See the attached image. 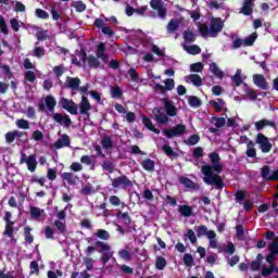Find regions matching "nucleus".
<instances>
[{
	"mask_svg": "<svg viewBox=\"0 0 278 278\" xmlns=\"http://www.w3.org/2000/svg\"><path fill=\"white\" fill-rule=\"evenodd\" d=\"M25 240L28 242V244H31L34 242V236H31V228L26 227L25 228Z\"/></svg>",
	"mask_w": 278,
	"mask_h": 278,
	"instance_id": "60",
	"label": "nucleus"
},
{
	"mask_svg": "<svg viewBox=\"0 0 278 278\" xmlns=\"http://www.w3.org/2000/svg\"><path fill=\"white\" fill-rule=\"evenodd\" d=\"M242 79V70H237L236 75L231 77V80L233 81L235 85L241 86Z\"/></svg>",
	"mask_w": 278,
	"mask_h": 278,
	"instance_id": "39",
	"label": "nucleus"
},
{
	"mask_svg": "<svg viewBox=\"0 0 278 278\" xmlns=\"http://www.w3.org/2000/svg\"><path fill=\"white\" fill-rule=\"evenodd\" d=\"M33 140H36V142H40V140H45V134L40 130H35L33 132Z\"/></svg>",
	"mask_w": 278,
	"mask_h": 278,
	"instance_id": "62",
	"label": "nucleus"
},
{
	"mask_svg": "<svg viewBox=\"0 0 278 278\" xmlns=\"http://www.w3.org/2000/svg\"><path fill=\"white\" fill-rule=\"evenodd\" d=\"M188 103L191 105V108H199V105H201V100H199L197 97H189Z\"/></svg>",
	"mask_w": 278,
	"mask_h": 278,
	"instance_id": "55",
	"label": "nucleus"
},
{
	"mask_svg": "<svg viewBox=\"0 0 278 278\" xmlns=\"http://www.w3.org/2000/svg\"><path fill=\"white\" fill-rule=\"evenodd\" d=\"M73 8H75L76 12H85L86 3L81 1H76L73 3Z\"/></svg>",
	"mask_w": 278,
	"mask_h": 278,
	"instance_id": "56",
	"label": "nucleus"
},
{
	"mask_svg": "<svg viewBox=\"0 0 278 278\" xmlns=\"http://www.w3.org/2000/svg\"><path fill=\"white\" fill-rule=\"evenodd\" d=\"M86 62V52L84 51H76L75 56L72 58V64L76 66H81Z\"/></svg>",
	"mask_w": 278,
	"mask_h": 278,
	"instance_id": "17",
	"label": "nucleus"
},
{
	"mask_svg": "<svg viewBox=\"0 0 278 278\" xmlns=\"http://www.w3.org/2000/svg\"><path fill=\"white\" fill-rule=\"evenodd\" d=\"M184 264L186 265V266H192V264H194V258L192 257V255H190V254H185L184 255Z\"/></svg>",
	"mask_w": 278,
	"mask_h": 278,
	"instance_id": "64",
	"label": "nucleus"
},
{
	"mask_svg": "<svg viewBox=\"0 0 278 278\" xmlns=\"http://www.w3.org/2000/svg\"><path fill=\"white\" fill-rule=\"evenodd\" d=\"M111 96L113 97V99H121V97H123V91L121 90V87H111Z\"/></svg>",
	"mask_w": 278,
	"mask_h": 278,
	"instance_id": "41",
	"label": "nucleus"
},
{
	"mask_svg": "<svg viewBox=\"0 0 278 278\" xmlns=\"http://www.w3.org/2000/svg\"><path fill=\"white\" fill-rule=\"evenodd\" d=\"M0 31L1 34L8 35V24L5 23V18L0 15Z\"/></svg>",
	"mask_w": 278,
	"mask_h": 278,
	"instance_id": "53",
	"label": "nucleus"
},
{
	"mask_svg": "<svg viewBox=\"0 0 278 278\" xmlns=\"http://www.w3.org/2000/svg\"><path fill=\"white\" fill-rule=\"evenodd\" d=\"M242 12L249 16L253 12V0H245L243 7H242Z\"/></svg>",
	"mask_w": 278,
	"mask_h": 278,
	"instance_id": "34",
	"label": "nucleus"
},
{
	"mask_svg": "<svg viewBox=\"0 0 278 278\" xmlns=\"http://www.w3.org/2000/svg\"><path fill=\"white\" fill-rule=\"evenodd\" d=\"M71 139L67 135H63L54 144L55 149H62V147H68Z\"/></svg>",
	"mask_w": 278,
	"mask_h": 278,
	"instance_id": "23",
	"label": "nucleus"
},
{
	"mask_svg": "<svg viewBox=\"0 0 278 278\" xmlns=\"http://www.w3.org/2000/svg\"><path fill=\"white\" fill-rule=\"evenodd\" d=\"M186 238L190 240L191 244H197V235L194 233V230L188 229L186 233Z\"/></svg>",
	"mask_w": 278,
	"mask_h": 278,
	"instance_id": "48",
	"label": "nucleus"
},
{
	"mask_svg": "<svg viewBox=\"0 0 278 278\" xmlns=\"http://www.w3.org/2000/svg\"><path fill=\"white\" fill-rule=\"evenodd\" d=\"M165 112L167 116H176L177 115V106H175V103L170 101L169 99L163 100Z\"/></svg>",
	"mask_w": 278,
	"mask_h": 278,
	"instance_id": "13",
	"label": "nucleus"
},
{
	"mask_svg": "<svg viewBox=\"0 0 278 278\" xmlns=\"http://www.w3.org/2000/svg\"><path fill=\"white\" fill-rule=\"evenodd\" d=\"M62 179H64L65 181H67V184H70V186H75V184H77V177H75L72 173H63L61 174Z\"/></svg>",
	"mask_w": 278,
	"mask_h": 278,
	"instance_id": "29",
	"label": "nucleus"
},
{
	"mask_svg": "<svg viewBox=\"0 0 278 278\" xmlns=\"http://www.w3.org/2000/svg\"><path fill=\"white\" fill-rule=\"evenodd\" d=\"M213 165H204L201 168L203 175V181L207 186H215L217 190H220L223 186V178H220V173L223 172V165H220V156L216 153H211L208 155Z\"/></svg>",
	"mask_w": 278,
	"mask_h": 278,
	"instance_id": "1",
	"label": "nucleus"
},
{
	"mask_svg": "<svg viewBox=\"0 0 278 278\" xmlns=\"http://www.w3.org/2000/svg\"><path fill=\"white\" fill-rule=\"evenodd\" d=\"M20 162L21 164H26L30 173H36V167L38 166V161H36V154H30L29 156H27V154L22 153Z\"/></svg>",
	"mask_w": 278,
	"mask_h": 278,
	"instance_id": "5",
	"label": "nucleus"
},
{
	"mask_svg": "<svg viewBox=\"0 0 278 278\" xmlns=\"http://www.w3.org/2000/svg\"><path fill=\"white\" fill-rule=\"evenodd\" d=\"M150 5L153 10H156L160 18L166 17V7H164L162 0H151Z\"/></svg>",
	"mask_w": 278,
	"mask_h": 278,
	"instance_id": "10",
	"label": "nucleus"
},
{
	"mask_svg": "<svg viewBox=\"0 0 278 278\" xmlns=\"http://www.w3.org/2000/svg\"><path fill=\"white\" fill-rule=\"evenodd\" d=\"M153 114H154L155 121L161 125H166V123H168V115H166L165 113H162L161 109H154Z\"/></svg>",
	"mask_w": 278,
	"mask_h": 278,
	"instance_id": "16",
	"label": "nucleus"
},
{
	"mask_svg": "<svg viewBox=\"0 0 278 278\" xmlns=\"http://www.w3.org/2000/svg\"><path fill=\"white\" fill-rule=\"evenodd\" d=\"M117 218L121 223H124V225H129L131 223V219L129 218V214L127 213H118Z\"/></svg>",
	"mask_w": 278,
	"mask_h": 278,
	"instance_id": "45",
	"label": "nucleus"
},
{
	"mask_svg": "<svg viewBox=\"0 0 278 278\" xmlns=\"http://www.w3.org/2000/svg\"><path fill=\"white\" fill-rule=\"evenodd\" d=\"M273 270H275V265H269V267H263L262 276L269 277V275L273 274Z\"/></svg>",
	"mask_w": 278,
	"mask_h": 278,
	"instance_id": "63",
	"label": "nucleus"
},
{
	"mask_svg": "<svg viewBox=\"0 0 278 278\" xmlns=\"http://www.w3.org/2000/svg\"><path fill=\"white\" fill-rule=\"evenodd\" d=\"M219 253H226L227 255H233L236 253V245L231 242H228L227 245L219 248Z\"/></svg>",
	"mask_w": 278,
	"mask_h": 278,
	"instance_id": "27",
	"label": "nucleus"
},
{
	"mask_svg": "<svg viewBox=\"0 0 278 278\" xmlns=\"http://www.w3.org/2000/svg\"><path fill=\"white\" fill-rule=\"evenodd\" d=\"M190 71L192 73H201L203 71V63L198 62L190 65Z\"/></svg>",
	"mask_w": 278,
	"mask_h": 278,
	"instance_id": "50",
	"label": "nucleus"
},
{
	"mask_svg": "<svg viewBox=\"0 0 278 278\" xmlns=\"http://www.w3.org/2000/svg\"><path fill=\"white\" fill-rule=\"evenodd\" d=\"M166 267V260L164 257L156 258V268L157 270H164Z\"/></svg>",
	"mask_w": 278,
	"mask_h": 278,
	"instance_id": "59",
	"label": "nucleus"
},
{
	"mask_svg": "<svg viewBox=\"0 0 278 278\" xmlns=\"http://www.w3.org/2000/svg\"><path fill=\"white\" fill-rule=\"evenodd\" d=\"M266 127H275V122L262 119L255 123V128L257 129V131H262V129H266Z\"/></svg>",
	"mask_w": 278,
	"mask_h": 278,
	"instance_id": "20",
	"label": "nucleus"
},
{
	"mask_svg": "<svg viewBox=\"0 0 278 278\" xmlns=\"http://www.w3.org/2000/svg\"><path fill=\"white\" fill-rule=\"evenodd\" d=\"M212 123L215 127H225V123H227V121L225 117H213Z\"/></svg>",
	"mask_w": 278,
	"mask_h": 278,
	"instance_id": "46",
	"label": "nucleus"
},
{
	"mask_svg": "<svg viewBox=\"0 0 278 278\" xmlns=\"http://www.w3.org/2000/svg\"><path fill=\"white\" fill-rule=\"evenodd\" d=\"M94 236H97V238H100V240H110V232L104 229L97 230Z\"/></svg>",
	"mask_w": 278,
	"mask_h": 278,
	"instance_id": "43",
	"label": "nucleus"
},
{
	"mask_svg": "<svg viewBox=\"0 0 278 278\" xmlns=\"http://www.w3.org/2000/svg\"><path fill=\"white\" fill-rule=\"evenodd\" d=\"M162 150L168 155V157H177V153L173 151V148H170V146H163Z\"/></svg>",
	"mask_w": 278,
	"mask_h": 278,
	"instance_id": "58",
	"label": "nucleus"
},
{
	"mask_svg": "<svg viewBox=\"0 0 278 278\" xmlns=\"http://www.w3.org/2000/svg\"><path fill=\"white\" fill-rule=\"evenodd\" d=\"M180 184H182V186H186V188H191V189L197 188V184H194V181L190 180V178L185 176L180 177Z\"/></svg>",
	"mask_w": 278,
	"mask_h": 278,
	"instance_id": "35",
	"label": "nucleus"
},
{
	"mask_svg": "<svg viewBox=\"0 0 278 278\" xmlns=\"http://www.w3.org/2000/svg\"><path fill=\"white\" fill-rule=\"evenodd\" d=\"M207 240H208V242H210V243H208V247H210L211 249H218V240L216 239V231L210 230Z\"/></svg>",
	"mask_w": 278,
	"mask_h": 278,
	"instance_id": "22",
	"label": "nucleus"
},
{
	"mask_svg": "<svg viewBox=\"0 0 278 278\" xmlns=\"http://www.w3.org/2000/svg\"><path fill=\"white\" fill-rule=\"evenodd\" d=\"M225 27V22H223L219 17H212L210 20V26L206 25H200V34L203 36V38H216L220 31H223V28Z\"/></svg>",
	"mask_w": 278,
	"mask_h": 278,
	"instance_id": "2",
	"label": "nucleus"
},
{
	"mask_svg": "<svg viewBox=\"0 0 278 278\" xmlns=\"http://www.w3.org/2000/svg\"><path fill=\"white\" fill-rule=\"evenodd\" d=\"M45 103H46V108H47L48 112L53 113L55 110V105H56L55 98H53L52 96H48V97H46Z\"/></svg>",
	"mask_w": 278,
	"mask_h": 278,
	"instance_id": "24",
	"label": "nucleus"
},
{
	"mask_svg": "<svg viewBox=\"0 0 278 278\" xmlns=\"http://www.w3.org/2000/svg\"><path fill=\"white\" fill-rule=\"evenodd\" d=\"M52 118L55 121V123H59V125H63L64 127H71L73 123L68 115H62L60 113L52 114Z\"/></svg>",
	"mask_w": 278,
	"mask_h": 278,
	"instance_id": "11",
	"label": "nucleus"
},
{
	"mask_svg": "<svg viewBox=\"0 0 278 278\" xmlns=\"http://www.w3.org/2000/svg\"><path fill=\"white\" fill-rule=\"evenodd\" d=\"M16 136H18V131H12V132H8L5 135V141L10 143L14 142V140L16 139Z\"/></svg>",
	"mask_w": 278,
	"mask_h": 278,
	"instance_id": "57",
	"label": "nucleus"
},
{
	"mask_svg": "<svg viewBox=\"0 0 278 278\" xmlns=\"http://www.w3.org/2000/svg\"><path fill=\"white\" fill-rule=\"evenodd\" d=\"M46 217L47 213H45V210L36 206H30V218H34L35 220H45Z\"/></svg>",
	"mask_w": 278,
	"mask_h": 278,
	"instance_id": "12",
	"label": "nucleus"
},
{
	"mask_svg": "<svg viewBox=\"0 0 278 278\" xmlns=\"http://www.w3.org/2000/svg\"><path fill=\"white\" fill-rule=\"evenodd\" d=\"M261 175H262L263 179H266L267 181H270V178L273 177V172H270V167L265 165L262 168Z\"/></svg>",
	"mask_w": 278,
	"mask_h": 278,
	"instance_id": "38",
	"label": "nucleus"
},
{
	"mask_svg": "<svg viewBox=\"0 0 278 278\" xmlns=\"http://www.w3.org/2000/svg\"><path fill=\"white\" fill-rule=\"evenodd\" d=\"M255 40H257V33H253L252 35L243 39L244 47H253Z\"/></svg>",
	"mask_w": 278,
	"mask_h": 278,
	"instance_id": "37",
	"label": "nucleus"
},
{
	"mask_svg": "<svg viewBox=\"0 0 278 278\" xmlns=\"http://www.w3.org/2000/svg\"><path fill=\"white\" fill-rule=\"evenodd\" d=\"M15 125L18 129H29V122L27 119H17Z\"/></svg>",
	"mask_w": 278,
	"mask_h": 278,
	"instance_id": "47",
	"label": "nucleus"
},
{
	"mask_svg": "<svg viewBox=\"0 0 278 278\" xmlns=\"http://www.w3.org/2000/svg\"><path fill=\"white\" fill-rule=\"evenodd\" d=\"M178 212L181 216H185V218H190V216H192V207L189 205H180Z\"/></svg>",
	"mask_w": 278,
	"mask_h": 278,
	"instance_id": "30",
	"label": "nucleus"
},
{
	"mask_svg": "<svg viewBox=\"0 0 278 278\" xmlns=\"http://www.w3.org/2000/svg\"><path fill=\"white\" fill-rule=\"evenodd\" d=\"M247 155L248 157H255V155H257V152L255 151V143H253V141L248 143Z\"/></svg>",
	"mask_w": 278,
	"mask_h": 278,
	"instance_id": "40",
	"label": "nucleus"
},
{
	"mask_svg": "<svg viewBox=\"0 0 278 278\" xmlns=\"http://www.w3.org/2000/svg\"><path fill=\"white\" fill-rule=\"evenodd\" d=\"M164 85L160 84L155 85V90H160V92H166V90H173L175 88V80L173 78H167L164 80Z\"/></svg>",
	"mask_w": 278,
	"mask_h": 278,
	"instance_id": "15",
	"label": "nucleus"
},
{
	"mask_svg": "<svg viewBox=\"0 0 278 278\" xmlns=\"http://www.w3.org/2000/svg\"><path fill=\"white\" fill-rule=\"evenodd\" d=\"M66 84L68 88H72V90H77V88H79V84H81V80H79V78L67 77Z\"/></svg>",
	"mask_w": 278,
	"mask_h": 278,
	"instance_id": "28",
	"label": "nucleus"
},
{
	"mask_svg": "<svg viewBox=\"0 0 278 278\" xmlns=\"http://www.w3.org/2000/svg\"><path fill=\"white\" fill-rule=\"evenodd\" d=\"M79 110L80 114H84L85 116H90V110H92V105H90L88 98H86L85 96H83L81 98Z\"/></svg>",
	"mask_w": 278,
	"mask_h": 278,
	"instance_id": "14",
	"label": "nucleus"
},
{
	"mask_svg": "<svg viewBox=\"0 0 278 278\" xmlns=\"http://www.w3.org/2000/svg\"><path fill=\"white\" fill-rule=\"evenodd\" d=\"M210 71L211 73H213V75H215V77H217L218 79H223V77H225V73H223V71H220V68L218 67V65H216V63H212L210 65Z\"/></svg>",
	"mask_w": 278,
	"mask_h": 278,
	"instance_id": "26",
	"label": "nucleus"
},
{
	"mask_svg": "<svg viewBox=\"0 0 278 278\" xmlns=\"http://www.w3.org/2000/svg\"><path fill=\"white\" fill-rule=\"evenodd\" d=\"M266 239L271 240V243L268 245L269 255L266 256V262L269 266H273V262L276 260L275 255H278V238L275 237V232L267 231Z\"/></svg>",
	"mask_w": 278,
	"mask_h": 278,
	"instance_id": "3",
	"label": "nucleus"
},
{
	"mask_svg": "<svg viewBox=\"0 0 278 278\" xmlns=\"http://www.w3.org/2000/svg\"><path fill=\"white\" fill-rule=\"evenodd\" d=\"M113 188H129L134 186L127 176H121L112 180Z\"/></svg>",
	"mask_w": 278,
	"mask_h": 278,
	"instance_id": "9",
	"label": "nucleus"
},
{
	"mask_svg": "<svg viewBox=\"0 0 278 278\" xmlns=\"http://www.w3.org/2000/svg\"><path fill=\"white\" fill-rule=\"evenodd\" d=\"M61 105L63 110H66L70 114H77L79 106L73 100H68L66 98H61Z\"/></svg>",
	"mask_w": 278,
	"mask_h": 278,
	"instance_id": "7",
	"label": "nucleus"
},
{
	"mask_svg": "<svg viewBox=\"0 0 278 278\" xmlns=\"http://www.w3.org/2000/svg\"><path fill=\"white\" fill-rule=\"evenodd\" d=\"M142 123L147 127V129H149L150 131H153L154 134H160V129H157V128H155V126H153V123L151 122V119H149V117L143 116Z\"/></svg>",
	"mask_w": 278,
	"mask_h": 278,
	"instance_id": "31",
	"label": "nucleus"
},
{
	"mask_svg": "<svg viewBox=\"0 0 278 278\" xmlns=\"http://www.w3.org/2000/svg\"><path fill=\"white\" fill-rule=\"evenodd\" d=\"M110 18L105 17V15H101L99 18H96L93 22L94 27L98 29H103L105 27V23H108Z\"/></svg>",
	"mask_w": 278,
	"mask_h": 278,
	"instance_id": "33",
	"label": "nucleus"
},
{
	"mask_svg": "<svg viewBox=\"0 0 278 278\" xmlns=\"http://www.w3.org/2000/svg\"><path fill=\"white\" fill-rule=\"evenodd\" d=\"M104 51H105V43L103 42L99 43L97 55L98 58H100V60H102V62L108 63V55H105Z\"/></svg>",
	"mask_w": 278,
	"mask_h": 278,
	"instance_id": "32",
	"label": "nucleus"
},
{
	"mask_svg": "<svg viewBox=\"0 0 278 278\" xmlns=\"http://www.w3.org/2000/svg\"><path fill=\"white\" fill-rule=\"evenodd\" d=\"M14 233V222H9L5 225L4 235L8 236V238H12Z\"/></svg>",
	"mask_w": 278,
	"mask_h": 278,
	"instance_id": "44",
	"label": "nucleus"
},
{
	"mask_svg": "<svg viewBox=\"0 0 278 278\" xmlns=\"http://www.w3.org/2000/svg\"><path fill=\"white\" fill-rule=\"evenodd\" d=\"M47 178L50 181H55V179L58 178V170L53 168H48Z\"/></svg>",
	"mask_w": 278,
	"mask_h": 278,
	"instance_id": "51",
	"label": "nucleus"
},
{
	"mask_svg": "<svg viewBox=\"0 0 278 278\" xmlns=\"http://www.w3.org/2000/svg\"><path fill=\"white\" fill-rule=\"evenodd\" d=\"M179 29V21L177 20H172L168 25H167V31L168 34H173Z\"/></svg>",
	"mask_w": 278,
	"mask_h": 278,
	"instance_id": "36",
	"label": "nucleus"
},
{
	"mask_svg": "<svg viewBox=\"0 0 278 278\" xmlns=\"http://www.w3.org/2000/svg\"><path fill=\"white\" fill-rule=\"evenodd\" d=\"M210 105L214 108L215 112H223L225 110V101L220 99L210 101Z\"/></svg>",
	"mask_w": 278,
	"mask_h": 278,
	"instance_id": "25",
	"label": "nucleus"
},
{
	"mask_svg": "<svg viewBox=\"0 0 278 278\" xmlns=\"http://www.w3.org/2000/svg\"><path fill=\"white\" fill-rule=\"evenodd\" d=\"M256 144H260L262 153H270V150L273 149V143L268 141V138L262 134L257 135Z\"/></svg>",
	"mask_w": 278,
	"mask_h": 278,
	"instance_id": "6",
	"label": "nucleus"
},
{
	"mask_svg": "<svg viewBox=\"0 0 278 278\" xmlns=\"http://www.w3.org/2000/svg\"><path fill=\"white\" fill-rule=\"evenodd\" d=\"M182 49L190 55H199L201 53V48L197 45H182Z\"/></svg>",
	"mask_w": 278,
	"mask_h": 278,
	"instance_id": "19",
	"label": "nucleus"
},
{
	"mask_svg": "<svg viewBox=\"0 0 278 278\" xmlns=\"http://www.w3.org/2000/svg\"><path fill=\"white\" fill-rule=\"evenodd\" d=\"M208 233H210V230H207V227L203 225L197 228V235L199 236V238H201V236H206V238H208Z\"/></svg>",
	"mask_w": 278,
	"mask_h": 278,
	"instance_id": "49",
	"label": "nucleus"
},
{
	"mask_svg": "<svg viewBox=\"0 0 278 278\" xmlns=\"http://www.w3.org/2000/svg\"><path fill=\"white\" fill-rule=\"evenodd\" d=\"M253 81L257 88H262L263 90H266L268 88V84L266 83V78H264V75L255 74L253 76Z\"/></svg>",
	"mask_w": 278,
	"mask_h": 278,
	"instance_id": "18",
	"label": "nucleus"
},
{
	"mask_svg": "<svg viewBox=\"0 0 278 278\" xmlns=\"http://www.w3.org/2000/svg\"><path fill=\"white\" fill-rule=\"evenodd\" d=\"M163 134L166 138H179V136H184V134H186V125L177 124L172 128L164 129Z\"/></svg>",
	"mask_w": 278,
	"mask_h": 278,
	"instance_id": "4",
	"label": "nucleus"
},
{
	"mask_svg": "<svg viewBox=\"0 0 278 278\" xmlns=\"http://www.w3.org/2000/svg\"><path fill=\"white\" fill-rule=\"evenodd\" d=\"M187 84H193V86H201L203 80H201V76L197 74H191L185 78Z\"/></svg>",
	"mask_w": 278,
	"mask_h": 278,
	"instance_id": "21",
	"label": "nucleus"
},
{
	"mask_svg": "<svg viewBox=\"0 0 278 278\" xmlns=\"http://www.w3.org/2000/svg\"><path fill=\"white\" fill-rule=\"evenodd\" d=\"M200 140L199 135H191L188 139H187V144H189L190 147H194V144H198Z\"/></svg>",
	"mask_w": 278,
	"mask_h": 278,
	"instance_id": "52",
	"label": "nucleus"
},
{
	"mask_svg": "<svg viewBox=\"0 0 278 278\" xmlns=\"http://www.w3.org/2000/svg\"><path fill=\"white\" fill-rule=\"evenodd\" d=\"M118 255L121 260H124V262H129V260H131V254L127 250H121Z\"/></svg>",
	"mask_w": 278,
	"mask_h": 278,
	"instance_id": "54",
	"label": "nucleus"
},
{
	"mask_svg": "<svg viewBox=\"0 0 278 278\" xmlns=\"http://www.w3.org/2000/svg\"><path fill=\"white\" fill-rule=\"evenodd\" d=\"M97 245L100 247V253H102V263L105 264L106 262H110V257L113 255L110 245L103 242H97Z\"/></svg>",
	"mask_w": 278,
	"mask_h": 278,
	"instance_id": "8",
	"label": "nucleus"
},
{
	"mask_svg": "<svg viewBox=\"0 0 278 278\" xmlns=\"http://www.w3.org/2000/svg\"><path fill=\"white\" fill-rule=\"evenodd\" d=\"M94 161V156L90 155H83L80 159L81 164H86L87 166H90L92 162Z\"/></svg>",
	"mask_w": 278,
	"mask_h": 278,
	"instance_id": "61",
	"label": "nucleus"
},
{
	"mask_svg": "<svg viewBox=\"0 0 278 278\" xmlns=\"http://www.w3.org/2000/svg\"><path fill=\"white\" fill-rule=\"evenodd\" d=\"M142 168H144V170H153V168H155V163L151 160V159H147L142 162Z\"/></svg>",
	"mask_w": 278,
	"mask_h": 278,
	"instance_id": "42",
	"label": "nucleus"
}]
</instances>
